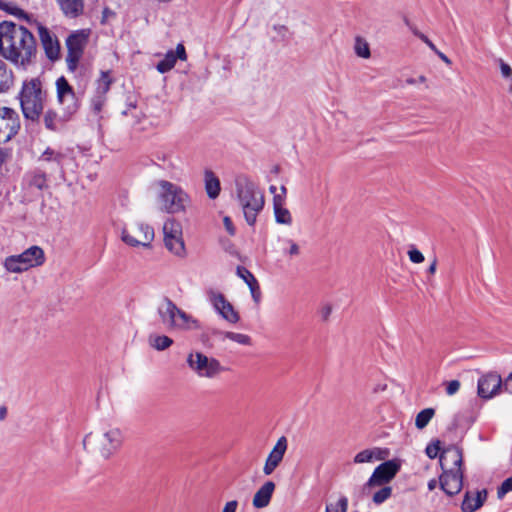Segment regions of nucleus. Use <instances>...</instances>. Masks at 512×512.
I'll list each match as a JSON object with an SVG mask.
<instances>
[{
	"mask_svg": "<svg viewBox=\"0 0 512 512\" xmlns=\"http://www.w3.org/2000/svg\"><path fill=\"white\" fill-rule=\"evenodd\" d=\"M0 56L18 69L28 70L38 60V48L33 33L12 21L0 22Z\"/></svg>",
	"mask_w": 512,
	"mask_h": 512,
	"instance_id": "f257e3e1",
	"label": "nucleus"
},
{
	"mask_svg": "<svg viewBox=\"0 0 512 512\" xmlns=\"http://www.w3.org/2000/svg\"><path fill=\"white\" fill-rule=\"evenodd\" d=\"M235 191L245 220L249 226H254L257 215L264 208V195L257 184L247 175L240 174L235 177Z\"/></svg>",
	"mask_w": 512,
	"mask_h": 512,
	"instance_id": "f03ea898",
	"label": "nucleus"
},
{
	"mask_svg": "<svg viewBox=\"0 0 512 512\" xmlns=\"http://www.w3.org/2000/svg\"><path fill=\"white\" fill-rule=\"evenodd\" d=\"M46 98L47 92L43 90L39 78L23 81L18 99L25 119L37 122L43 113Z\"/></svg>",
	"mask_w": 512,
	"mask_h": 512,
	"instance_id": "7ed1b4c3",
	"label": "nucleus"
},
{
	"mask_svg": "<svg viewBox=\"0 0 512 512\" xmlns=\"http://www.w3.org/2000/svg\"><path fill=\"white\" fill-rule=\"evenodd\" d=\"M425 452L430 459H435L439 456L443 473L439 476L438 480H447L449 474L451 475V480H463L464 474L461 469L463 456L460 448L452 447L440 453V441L435 440L427 445Z\"/></svg>",
	"mask_w": 512,
	"mask_h": 512,
	"instance_id": "20e7f679",
	"label": "nucleus"
},
{
	"mask_svg": "<svg viewBox=\"0 0 512 512\" xmlns=\"http://www.w3.org/2000/svg\"><path fill=\"white\" fill-rule=\"evenodd\" d=\"M122 442L123 436L120 429L112 428L102 433L87 434L83 439V446L102 458L108 459L117 452Z\"/></svg>",
	"mask_w": 512,
	"mask_h": 512,
	"instance_id": "39448f33",
	"label": "nucleus"
},
{
	"mask_svg": "<svg viewBox=\"0 0 512 512\" xmlns=\"http://www.w3.org/2000/svg\"><path fill=\"white\" fill-rule=\"evenodd\" d=\"M15 15L24 18L34 28L38 34L40 44L44 50L45 56L51 62H55L60 58L61 46L56 34L37 19H31L23 10L16 8Z\"/></svg>",
	"mask_w": 512,
	"mask_h": 512,
	"instance_id": "423d86ee",
	"label": "nucleus"
},
{
	"mask_svg": "<svg viewBox=\"0 0 512 512\" xmlns=\"http://www.w3.org/2000/svg\"><path fill=\"white\" fill-rule=\"evenodd\" d=\"M159 186V199L164 211L172 214L185 211L189 196L182 188L166 180H161Z\"/></svg>",
	"mask_w": 512,
	"mask_h": 512,
	"instance_id": "0eeeda50",
	"label": "nucleus"
},
{
	"mask_svg": "<svg viewBox=\"0 0 512 512\" xmlns=\"http://www.w3.org/2000/svg\"><path fill=\"white\" fill-rule=\"evenodd\" d=\"M45 262V254L41 247L31 246L21 254L8 256L4 261L7 271L20 273Z\"/></svg>",
	"mask_w": 512,
	"mask_h": 512,
	"instance_id": "6e6552de",
	"label": "nucleus"
},
{
	"mask_svg": "<svg viewBox=\"0 0 512 512\" xmlns=\"http://www.w3.org/2000/svg\"><path fill=\"white\" fill-rule=\"evenodd\" d=\"M187 364L199 377L209 379L216 378L227 370L219 360L208 357L202 352L190 353L187 357Z\"/></svg>",
	"mask_w": 512,
	"mask_h": 512,
	"instance_id": "1a4fd4ad",
	"label": "nucleus"
},
{
	"mask_svg": "<svg viewBox=\"0 0 512 512\" xmlns=\"http://www.w3.org/2000/svg\"><path fill=\"white\" fill-rule=\"evenodd\" d=\"M89 31L85 29L72 32L66 39L67 56L66 63L68 70L74 72L83 56L84 49L88 43Z\"/></svg>",
	"mask_w": 512,
	"mask_h": 512,
	"instance_id": "9d476101",
	"label": "nucleus"
},
{
	"mask_svg": "<svg viewBox=\"0 0 512 512\" xmlns=\"http://www.w3.org/2000/svg\"><path fill=\"white\" fill-rule=\"evenodd\" d=\"M57 100L61 106L63 117H68L70 120L78 112L80 102L76 97L73 87L69 84L64 76L56 80Z\"/></svg>",
	"mask_w": 512,
	"mask_h": 512,
	"instance_id": "9b49d317",
	"label": "nucleus"
},
{
	"mask_svg": "<svg viewBox=\"0 0 512 512\" xmlns=\"http://www.w3.org/2000/svg\"><path fill=\"white\" fill-rule=\"evenodd\" d=\"M20 129L18 113L9 107H0V144L10 141Z\"/></svg>",
	"mask_w": 512,
	"mask_h": 512,
	"instance_id": "f8f14e48",
	"label": "nucleus"
},
{
	"mask_svg": "<svg viewBox=\"0 0 512 512\" xmlns=\"http://www.w3.org/2000/svg\"><path fill=\"white\" fill-rule=\"evenodd\" d=\"M121 239L127 245L133 247H149L154 239V230L148 224L138 223L131 232L124 228L121 233Z\"/></svg>",
	"mask_w": 512,
	"mask_h": 512,
	"instance_id": "ddd939ff",
	"label": "nucleus"
},
{
	"mask_svg": "<svg viewBox=\"0 0 512 512\" xmlns=\"http://www.w3.org/2000/svg\"><path fill=\"white\" fill-rule=\"evenodd\" d=\"M209 302L214 309L221 315L223 319L229 323L235 324L239 321V313L234 309L233 305L225 298L224 294L209 289L206 291Z\"/></svg>",
	"mask_w": 512,
	"mask_h": 512,
	"instance_id": "4468645a",
	"label": "nucleus"
},
{
	"mask_svg": "<svg viewBox=\"0 0 512 512\" xmlns=\"http://www.w3.org/2000/svg\"><path fill=\"white\" fill-rule=\"evenodd\" d=\"M503 388V381L496 372H489L478 379L477 393L482 399H491Z\"/></svg>",
	"mask_w": 512,
	"mask_h": 512,
	"instance_id": "2eb2a0df",
	"label": "nucleus"
},
{
	"mask_svg": "<svg viewBox=\"0 0 512 512\" xmlns=\"http://www.w3.org/2000/svg\"><path fill=\"white\" fill-rule=\"evenodd\" d=\"M486 489L467 490L461 503V512H476L487 500Z\"/></svg>",
	"mask_w": 512,
	"mask_h": 512,
	"instance_id": "dca6fc26",
	"label": "nucleus"
},
{
	"mask_svg": "<svg viewBox=\"0 0 512 512\" xmlns=\"http://www.w3.org/2000/svg\"><path fill=\"white\" fill-rule=\"evenodd\" d=\"M287 446V438L285 436H281L266 459V463L263 469L265 475L268 476L272 474V472L280 464L287 450Z\"/></svg>",
	"mask_w": 512,
	"mask_h": 512,
	"instance_id": "f3484780",
	"label": "nucleus"
},
{
	"mask_svg": "<svg viewBox=\"0 0 512 512\" xmlns=\"http://www.w3.org/2000/svg\"><path fill=\"white\" fill-rule=\"evenodd\" d=\"M23 182L29 189L43 191L49 188L48 174L42 167H35L27 171Z\"/></svg>",
	"mask_w": 512,
	"mask_h": 512,
	"instance_id": "a211bd4d",
	"label": "nucleus"
},
{
	"mask_svg": "<svg viewBox=\"0 0 512 512\" xmlns=\"http://www.w3.org/2000/svg\"><path fill=\"white\" fill-rule=\"evenodd\" d=\"M401 468L399 459H392L381 463L368 480H392Z\"/></svg>",
	"mask_w": 512,
	"mask_h": 512,
	"instance_id": "6ab92c4d",
	"label": "nucleus"
},
{
	"mask_svg": "<svg viewBox=\"0 0 512 512\" xmlns=\"http://www.w3.org/2000/svg\"><path fill=\"white\" fill-rule=\"evenodd\" d=\"M178 307L176 304L165 297L162 304L158 307V314L161 322L166 325L169 329H173L177 317Z\"/></svg>",
	"mask_w": 512,
	"mask_h": 512,
	"instance_id": "aec40b11",
	"label": "nucleus"
},
{
	"mask_svg": "<svg viewBox=\"0 0 512 512\" xmlns=\"http://www.w3.org/2000/svg\"><path fill=\"white\" fill-rule=\"evenodd\" d=\"M65 159V154L60 151H56L50 147H47L43 153L39 156L38 162L50 164L51 171L58 170L60 173H64L63 171V161Z\"/></svg>",
	"mask_w": 512,
	"mask_h": 512,
	"instance_id": "412c9836",
	"label": "nucleus"
},
{
	"mask_svg": "<svg viewBox=\"0 0 512 512\" xmlns=\"http://www.w3.org/2000/svg\"><path fill=\"white\" fill-rule=\"evenodd\" d=\"M66 18L76 19L84 13V0H56Z\"/></svg>",
	"mask_w": 512,
	"mask_h": 512,
	"instance_id": "4be33fe9",
	"label": "nucleus"
},
{
	"mask_svg": "<svg viewBox=\"0 0 512 512\" xmlns=\"http://www.w3.org/2000/svg\"><path fill=\"white\" fill-rule=\"evenodd\" d=\"M275 490L274 482H265L255 493L252 504L257 509L265 508L269 505Z\"/></svg>",
	"mask_w": 512,
	"mask_h": 512,
	"instance_id": "5701e85b",
	"label": "nucleus"
},
{
	"mask_svg": "<svg viewBox=\"0 0 512 512\" xmlns=\"http://www.w3.org/2000/svg\"><path fill=\"white\" fill-rule=\"evenodd\" d=\"M70 121L68 117H63V112L57 113L53 109H48L43 116V122L46 129L50 131H59Z\"/></svg>",
	"mask_w": 512,
	"mask_h": 512,
	"instance_id": "b1692460",
	"label": "nucleus"
},
{
	"mask_svg": "<svg viewBox=\"0 0 512 512\" xmlns=\"http://www.w3.org/2000/svg\"><path fill=\"white\" fill-rule=\"evenodd\" d=\"M389 454L388 449L373 448L365 449L354 457L355 463L373 462L374 460H384Z\"/></svg>",
	"mask_w": 512,
	"mask_h": 512,
	"instance_id": "393cba45",
	"label": "nucleus"
},
{
	"mask_svg": "<svg viewBox=\"0 0 512 512\" xmlns=\"http://www.w3.org/2000/svg\"><path fill=\"white\" fill-rule=\"evenodd\" d=\"M283 196L273 197V209L275 220L279 224L290 225L292 223V217L290 211L284 207Z\"/></svg>",
	"mask_w": 512,
	"mask_h": 512,
	"instance_id": "a878e982",
	"label": "nucleus"
},
{
	"mask_svg": "<svg viewBox=\"0 0 512 512\" xmlns=\"http://www.w3.org/2000/svg\"><path fill=\"white\" fill-rule=\"evenodd\" d=\"M205 190L210 199H216L221 191L220 180L211 170L204 173Z\"/></svg>",
	"mask_w": 512,
	"mask_h": 512,
	"instance_id": "bb28decb",
	"label": "nucleus"
},
{
	"mask_svg": "<svg viewBox=\"0 0 512 512\" xmlns=\"http://www.w3.org/2000/svg\"><path fill=\"white\" fill-rule=\"evenodd\" d=\"M199 328V323L191 315L178 308L177 317L175 321V330H193Z\"/></svg>",
	"mask_w": 512,
	"mask_h": 512,
	"instance_id": "cd10ccee",
	"label": "nucleus"
},
{
	"mask_svg": "<svg viewBox=\"0 0 512 512\" xmlns=\"http://www.w3.org/2000/svg\"><path fill=\"white\" fill-rule=\"evenodd\" d=\"M13 85V71L3 60L0 59V94L8 92Z\"/></svg>",
	"mask_w": 512,
	"mask_h": 512,
	"instance_id": "c85d7f7f",
	"label": "nucleus"
},
{
	"mask_svg": "<svg viewBox=\"0 0 512 512\" xmlns=\"http://www.w3.org/2000/svg\"><path fill=\"white\" fill-rule=\"evenodd\" d=\"M166 248L178 257H184L186 255L185 244L180 235L168 236L164 238Z\"/></svg>",
	"mask_w": 512,
	"mask_h": 512,
	"instance_id": "c756f323",
	"label": "nucleus"
},
{
	"mask_svg": "<svg viewBox=\"0 0 512 512\" xmlns=\"http://www.w3.org/2000/svg\"><path fill=\"white\" fill-rule=\"evenodd\" d=\"M435 415V409L434 408H425L421 410L415 418V426L417 429L422 430L424 429L428 423L431 421V419Z\"/></svg>",
	"mask_w": 512,
	"mask_h": 512,
	"instance_id": "7c9ffc66",
	"label": "nucleus"
},
{
	"mask_svg": "<svg viewBox=\"0 0 512 512\" xmlns=\"http://www.w3.org/2000/svg\"><path fill=\"white\" fill-rule=\"evenodd\" d=\"M149 343L154 349L164 351L173 344V340L166 335H155L149 337Z\"/></svg>",
	"mask_w": 512,
	"mask_h": 512,
	"instance_id": "2f4dec72",
	"label": "nucleus"
},
{
	"mask_svg": "<svg viewBox=\"0 0 512 512\" xmlns=\"http://www.w3.org/2000/svg\"><path fill=\"white\" fill-rule=\"evenodd\" d=\"M175 63L176 57H174V51L169 50L165 54L164 58L157 63L156 69L158 72L163 74L170 71L175 66Z\"/></svg>",
	"mask_w": 512,
	"mask_h": 512,
	"instance_id": "473e14b6",
	"label": "nucleus"
},
{
	"mask_svg": "<svg viewBox=\"0 0 512 512\" xmlns=\"http://www.w3.org/2000/svg\"><path fill=\"white\" fill-rule=\"evenodd\" d=\"M348 499L339 495L338 498L326 505V512H347Z\"/></svg>",
	"mask_w": 512,
	"mask_h": 512,
	"instance_id": "72a5a7b5",
	"label": "nucleus"
},
{
	"mask_svg": "<svg viewBox=\"0 0 512 512\" xmlns=\"http://www.w3.org/2000/svg\"><path fill=\"white\" fill-rule=\"evenodd\" d=\"M112 84V78L109 71H101L100 78L97 81V91L107 93Z\"/></svg>",
	"mask_w": 512,
	"mask_h": 512,
	"instance_id": "f704fd0d",
	"label": "nucleus"
},
{
	"mask_svg": "<svg viewBox=\"0 0 512 512\" xmlns=\"http://www.w3.org/2000/svg\"><path fill=\"white\" fill-rule=\"evenodd\" d=\"M462 487L463 482H439V488L449 496L458 494Z\"/></svg>",
	"mask_w": 512,
	"mask_h": 512,
	"instance_id": "c9c22d12",
	"label": "nucleus"
},
{
	"mask_svg": "<svg viewBox=\"0 0 512 512\" xmlns=\"http://www.w3.org/2000/svg\"><path fill=\"white\" fill-rule=\"evenodd\" d=\"M105 102H106V94L96 91V95L91 99L92 111L96 114L100 113Z\"/></svg>",
	"mask_w": 512,
	"mask_h": 512,
	"instance_id": "e433bc0d",
	"label": "nucleus"
},
{
	"mask_svg": "<svg viewBox=\"0 0 512 512\" xmlns=\"http://www.w3.org/2000/svg\"><path fill=\"white\" fill-rule=\"evenodd\" d=\"M164 238L181 234L180 226L174 220H167L163 225Z\"/></svg>",
	"mask_w": 512,
	"mask_h": 512,
	"instance_id": "4c0bfd02",
	"label": "nucleus"
},
{
	"mask_svg": "<svg viewBox=\"0 0 512 512\" xmlns=\"http://www.w3.org/2000/svg\"><path fill=\"white\" fill-rule=\"evenodd\" d=\"M225 338H228L236 343L242 344V345H250L251 344V338L242 333H235V332H225L223 333Z\"/></svg>",
	"mask_w": 512,
	"mask_h": 512,
	"instance_id": "58836bf2",
	"label": "nucleus"
},
{
	"mask_svg": "<svg viewBox=\"0 0 512 512\" xmlns=\"http://www.w3.org/2000/svg\"><path fill=\"white\" fill-rule=\"evenodd\" d=\"M236 274L240 277L248 286L257 282L255 276L244 266H238Z\"/></svg>",
	"mask_w": 512,
	"mask_h": 512,
	"instance_id": "ea45409f",
	"label": "nucleus"
},
{
	"mask_svg": "<svg viewBox=\"0 0 512 512\" xmlns=\"http://www.w3.org/2000/svg\"><path fill=\"white\" fill-rule=\"evenodd\" d=\"M392 493V489L389 486L382 487L379 491L375 492L373 495V502L375 504H382L385 502Z\"/></svg>",
	"mask_w": 512,
	"mask_h": 512,
	"instance_id": "a19ab883",
	"label": "nucleus"
},
{
	"mask_svg": "<svg viewBox=\"0 0 512 512\" xmlns=\"http://www.w3.org/2000/svg\"><path fill=\"white\" fill-rule=\"evenodd\" d=\"M355 53L359 57L369 58L370 57V49H369L368 44L365 41H362L360 38H357L356 44H355Z\"/></svg>",
	"mask_w": 512,
	"mask_h": 512,
	"instance_id": "79ce46f5",
	"label": "nucleus"
},
{
	"mask_svg": "<svg viewBox=\"0 0 512 512\" xmlns=\"http://www.w3.org/2000/svg\"><path fill=\"white\" fill-rule=\"evenodd\" d=\"M408 256L410 261L416 264L422 263L425 259L422 252L414 247L408 251Z\"/></svg>",
	"mask_w": 512,
	"mask_h": 512,
	"instance_id": "37998d69",
	"label": "nucleus"
},
{
	"mask_svg": "<svg viewBox=\"0 0 512 512\" xmlns=\"http://www.w3.org/2000/svg\"><path fill=\"white\" fill-rule=\"evenodd\" d=\"M413 34L421 39L433 52L436 51L437 47L434 45V43L422 32L417 30L416 28H412Z\"/></svg>",
	"mask_w": 512,
	"mask_h": 512,
	"instance_id": "c03bdc74",
	"label": "nucleus"
},
{
	"mask_svg": "<svg viewBox=\"0 0 512 512\" xmlns=\"http://www.w3.org/2000/svg\"><path fill=\"white\" fill-rule=\"evenodd\" d=\"M251 292V296L255 303H259L261 299V291L258 281L248 286Z\"/></svg>",
	"mask_w": 512,
	"mask_h": 512,
	"instance_id": "a18cd8bd",
	"label": "nucleus"
},
{
	"mask_svg": "<svg viewBox=\"0 0 512 512\" xmlns=\"http://www.w3.org/2000/svg\"><path fill=\"white\" fill-rule=\"evenodd\" d=\"M512 491V482H502L501 486L497 490L498 499H503L504 496Z\"/></svg>",
	"mask_w": 512,
	"mask_h": 512,
	"instance_id": "49530a36",
	"label": "nucleus"
},
{
	"mask_svg": "<svg viewBox=\"0 0 512 512\" xmlns=\"http://www.w3.org/2000/svg\"><path fill=\"white\" fill-rule=\"evenodd\" d=\"M460 382L458 380H451L447 383L446 393L451 396L456 394L460 389Z\"/></svg>",
	"mask_w": 512,
	"mask_h": 512,
	"instance_id": "de8ad7c7",
	"label": "nucleus"
},
{
	"mask_svg": "<svg viewBox=\"0 0 512 512\" xmlns=\"http://www.w3.org/2000/svg\"><path fill=\"white\" fill-rule=\"evenodd\" d=\"M499 62H500V70H501L502 76L504 78H511L512 77V68L510 67V65L505 63L502 59H500Z\"/></svg>",
	"mask_w": 512,
	"mask_h": 512,
	"instance_id": "09e8293b",
	"label": "nucleus"
},
{
	"mask_svg": "<svg viewBox=\"0 0 512 512\" xmlns=\"http://www.w3.org/2000/svg\"><path fill=\"white\" fill-rule=\"evenodd\" d=\"M174 57H176V60H186L187 55L183 44L180 43L177 45L176 50L174 51Z\"/></svg>",
	"mask_w": 512,
	"mask_h": 512,
	"instance_id": "8fccbe9b",
	"label": "nucleus"
},
{
	"mask_svg": "<svg viewBox=\"0 0 512 512\" xmlns=\"http://www.w3.org/2000/svg\"><path fill=\"white\" fill-rule=\"evenodd\" d=\"M238 507V502L236 500L229 501L225 504L222 512H236Z\"/></svg>",
	"mask_w": 512,
	"mask_h": 512,
	"instance_id": "3c124183",
	"label": "nucleus"
},
{
	"mask_svg": "<svg viewBox=\"0 0 512 512\" xmlns=\"http://www.w3.org/2000/svg\"><path fill=\"white\" fill-rule=\"evenodd\" d=\"M287 242L290 245L289 250H288L287 253L290 256H297L299 254V252H300L299 246L293 240H287Z\"/></svg>",
	"mask_w": 512,
	"mask_h": 512,
	"instance_id": "603ef678",
	"label": "nucleus"
},
{
	"mask_svg": "<svg viewBox=\"0 0 512 512\" xmlns=\"http://www.w3.org/2000/svg\"><path fill=\"white\" fill-rule=\"evenodd\" d=\"M223 222H224V226H225L227 232L230 235H234L235 234V228L233 226V223H232V220L230 219V217H228V216L224 217Z\"/></svg>",
	"mask_w": 512,
	"mask_h": 512,
	"instance_id": "864d4df0",
	"label": "nucleus"
},
{
	"mask_svg": "<svg viewBox=\"0 0 512 512\" xmlns=\"http://www.w3.org/2000/svg\"><path fill=\"white\" fill-rule=\"evenodd\" d=\"M503 389L505 392L512 394V372L503 381Z\"/></svg>",
	"mask_w": 512,
	"mask_h": 512,
	"instance_id": "5fc2aeb1",
	"label": "nucleus"
},
{
	"mask_svg": "<svg viewBox=\"0 0 512 512\" xmlns=\"http://www.w3.org/2000/svg\"><path fill=\"white\" fill-rule=\"evenodd\" d=\"M424 82H426V77L424 75L419 76L418 79H414V78L406 79V83L409 85H414L416 83H424Z\"/></svg>",
	"mask_w": 512,
	"mask_h": 512,
	"instance_id": "6e6d98bb",
	"label": "nucleus"
},
{
	"mask_svg": "<svg viewBox=\"0 0 512 512\" xmlns=\"http://www.w3.org/2000/svg\"><path fill=\"white\" fill-rule=\"evenodd\" d=\"M434 53L447 65H451V60L444 54L442 53L440 50L436 49V51H434Z\"/></svg>",
	"mask_w": 512,
	"mask_h": 512,
	"instance_id": "4d7b16f0",
	"label": "nucleus"
},
{
	"mask_svg": "<svg viewBox=\"0 0 512 512\" xmlns=\"http://www.w3.org/2000/svg\"><path fill=\"white\" fill-rule=\"evenodd\" d=\"M436 268H437V259L434 258L427 269V273L430 275H433L436 272Z\"/></svg>",
	"mask_w": 512,
	"mask_h": 512,
	"instance_id": "13d9d810",
	"label": "nucleus"
},
{
	"mask_svg": "<svg viewBox=\"0 0 512 512\" xmlns=\"http://www.w3.org/2000/svg\"><path fill=\"white\" fill-rule=\"evenodd\" d=\"M331 307L330 306H325L323 309H322V317L324 320H327L331 314Z\"/></svg>",
	"mask_w": 512,
	"mask_h": 512,
	"instance_id": "bf43d9fd",
	"label": "nucleus"
},
{
	"mask_svg": "<svg viewBox=\"0 0 512 512\" xmlns=\"http://www.w3.org/2000/svg\"><path fill=\"white\" fill-rule=\"evenodd\" d=\"M274 30L277 31L279 34H284L288 29L285 25H275Z\"/></svg>",
	"mask_w": 512,
	"mask_h": 512,
	"instance_id": "052dcab7",
	"label": "nucleus"
},
{
	"mask_svg": "<svg viewBox=\"0 0 512 512\" xmlns=\"http://www.w3.org/2000/svg\"><path fill=\"white\" fill-rule=\"evenodd\" d=\"M7 155L6 150L0 148V166L6 161Z\"/></svg>",
	"mask_w": 512,
	"mask_h": 512,
	"instance_id": "680f3d73",
	"label": "nucleus"
},
{
	"mask_svg": "<svg viewBox=\"0 0 512 512\" xmlns=\"http://www.w3.org/2000/svg\"><path fill=\"white\" fill-rule=\"evenodd\" d=\"M280 191H281V193H280V194H275L274 196H283V197H282V198H283V203H285V198H286L287 189H286V187H285L284 185H282V186L280 187Z\"/></svg>",
	"mask_w": 512,
	"mask_h": 512,
	"instance_id": "e2e57ef3",
	"label": "nucleus"
},
{
	"mask_svg": "<svg viewBox=\"0 0 512 512\" xmlns=\"http://www.w3.org/2000/svg\"><path fill=\"white\" fill-rule=\"evenodd\" d=\"M7 416V408L5 406L0 407V420H4Z\"/></svg>",
	"mask_w": 512,
	"mask_h": 512,
	"instance_id": "0e129e2a",
	"label": "nucleus"
},
{
	"mask_svg": "<svg viewBox=\"0 0 512 512\" xmlns=\"http://www.w3.org/2000/svg\"><path fill=\"white\" fill-rule=\"evenodd\" d=\"M437 487H439V482H428V489L430 491L434 490Z\"/></svg>",
	"mask_w": 512,
	"mask_h": 512,
	"instance_id": "69168bd1",
	"label": "nucleus"
},
{
	"mask_svg": "<svg viewBox=\"0 0 512 512\" xmlns=\"http://www.w3.org/2000/svg\"><path fill=\"white\" fill-rule=\"evenodd\" d=\"M269 190H270V192H271V193H273L274 195L276 194V190H277V189H276V187H275L274 185H271V186L269 187Z\"/></svg>",
	"mask_w": 512,
	"mask_h": 512,
	"instance_id": "338daca9",
	"label": "nucleus"
},
{
	"mask_svg": "<svg viewBox=\"0 0 512 512\" xmlns=\"http://www.w3.org/2000/svg\"><path fill=\"white\" fill-rule=\"evenodd\" d=\"M509 92L512 94V84L509 87Z\"/></svg>",
	"mask_w": 512,
	"mask_h": 512,
	"instance_id": "774afa93",
	"label": "nucleus"
}]
</instances>
